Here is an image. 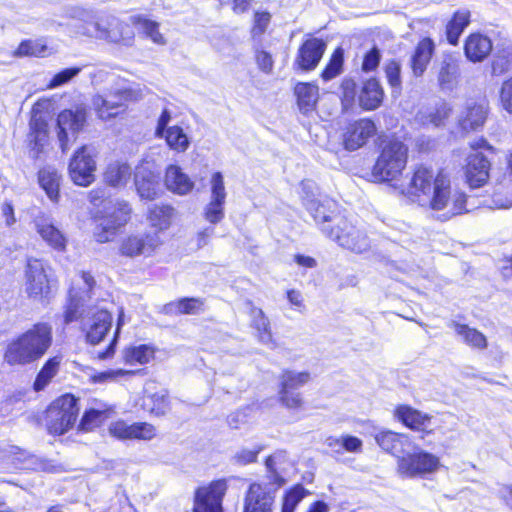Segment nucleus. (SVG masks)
<instances>
[{
  "label": "nucleus",
  "mask_w": 512,
  "mask_h": 512,
  "mask_svg": "<svg viewBox=\"0 0 512 512\" xmlns=\"http://www.w3.org/2000/svg\"><path fill=\"white\" fill-rule=\"evenodd\" d=\"M227 487L226 480L219 479L211 482L208 486L197 489L194 512H223L222 499Z\"/></svg>",
  "instance_id": "9d476101"
},
{
  "label": "nucleus",
  "mask_w": 512,
  "mask_h": 512,
  "mask_svg": "<svg viewBox=\"0 0 512 512\" xmlns=\"http://www.w3.org/2000/svg\"><path fill=\"white\" fill-rule=\"evenodd\" d=\"M37 231L41 237L51 246L62 249L65 246V238L52 224L45 222L36 223Z\"/></svg>",
  "instance_id": "49530a36"
},
{
  "label": "nucleus",
  "mask_w": 512,
  "mask_h": 512,
  "mask_svg": "<svg viewBox=\"0 0 512 512\" xmlns=\"http://www.w3.org/2000/svg\"><path fill=\"white\" fill-rule=\"evenodd\" d=\"M384 72L388 84L397 93L401 90V65L398 61L392 59L385 63Z\"/></svg>",
  "instance_id": "5fc2aeb1"
},
{
  "label": "nucleus",
  "mask_w": 512,
  "mask_h": 512,
  "mask_svg": "<svg viewBox=\"0 0 512 512\" xmlns=\"http://www.w3.org/2000/svg\"><path fill=\"white\" fill-rule=\"evenodd\" d=\"M96 162L87 146L78 149L70 164L69 174L72 181L80 186H88L94 181Z\"/></svg>",
  "instance_id": "f8f14e48"
},
{
  "label": "nucleus",
  "mask_w": 512,
  "mask_h": 512,
  "mask_svg": "<svg viewBox=\"0 0 512 512\" xmlns=\"http://www.w3.org/2000/svg\"><path fill=\"white\" fill-rule=\"evenodd\" d=\"M81 279L86 285L87 291L80 293L74 288L69 290L68 303L64 312L65 324H70L74 321H81L84 325L88 317L91 316V314H89V309L91 307L87 308L85 302L86 297H88V292L94 286L95 281L94 278L87 272H81Z\"/></svg>",
  "instance_id": "6e6552de"
},
{
  "label": "nucleus",
  "mask_w": 512,
  "mask_h": 512,
  "mask_svg": "<svg viewBox=\"0 0 512 512\" xmlns=\"http://www.w3.org/2000/svg\"><path fill=\"white\" fill-rule=\"evenodd\" d=\"M281 456L282 452H277L266 459L269 474L249 485L244 497L243 512H274L278 491L285 484V479L275 468Z\"/></svg>",
  "instance_id": "f03ea898"
},
{
  "label": "nucleus",
  "mask_w": 512,
  "mask_h": 512,
  "mask_svg": "<svg viewBox=\"0 0 512 512\" xmlns=\"http://www.w3.org/2000/svg\"><path fill=\"white\" fill-rule=\"evenodd\" d=\"M373 175L381 181H392L402 174L408 158V147L398 139L383 140Z\"/></svg>",
  "instance_id": "20e7f679"
},
{
  "label": "nucleus",
  "mask_w": 512,
  "mask_h": 512,
  "mask_svg": "<svg viewBox=\"0 0 512 512\" xmlns=\"http://www.w3.org/2000/svg\"><path fill=\"white\" fill-rule=\"evenodd\" d=\"M434 43L430 38L422 39L416 46L415 52L410 60V67L415 77L424 74L434 53Z\"/></svg>",
  "instance_id": "bb28decb"
},
{
  "label": "nucleus",
  "mask_w": 512,
  "mask_h": 512,
  "mask_svg": "<svg viewBox=\"0 0 512 512\" xmlns=\"http://www.w3.org/2000/svg\"><path fill=\"white\" fill-rule=\"evenodd\" d=\"M86 116V109L83 107H77L75 110H64L58 115V139L63 152L68 149L70 135L75 138L76 134L83 129Z\"/></svg>",
  "instance_id": "ddd939ff"
},
{
  "label": "nucleus",
  "mask_w": 512,
  "mask_h": 512,
  "mask_svg": "<svg viewBox=\"0 0 512 512\" xmlns=\"http://www.w3.org/2000/svg\"><path fill=\"white\" fill-rule=\"evenodd\" d=\"M492 49V40L482 33L470 34L464 43L465 56L473 63L484 61L490 55Z\"/></svg>",
  "instance_id": "b1692460"
},
{
  "label": "nucleus",
  "mask_w": 512,
  "mask_h": 512,
  "mask_svg": "<svg viewBox=\"0 0 512 512\" xmlns=\"http://www.w3.org/2000/svg\"><path fill=\"white\" fill-rule=\"evenodd\" d=\"M156 436V428L147 422L132 424V440L148 441Z\"/></svg>",
  "instance_id": "13d9d810"
},
{
  "label": "nucleus",
  "mask_w": 512,
  "mask_h": 512,
  "mask_svg": "<svg viewBox=\"0 0 512 512\" xmlns=\"http://www.w3.org/2000/svg\"><path fill=\"white\" fill-rule=\"evenodd\" d=\"M261 447L256 449L242 448L235 453L233 460L239 465H247L257 461L258 454L261 451Z\"/></svg>",
  "instance_id": "0e129e2a"
},
{
  "label": "nucleus",
  "mask_w": 512,
  "mask_h": 512,
  "mask_svg": "<svg viewBox=\"0 0 512 512\" xmlns=\"http://www.w3.org/2000/svg\"><path fill=\"white\" fill-rule=\"evenodd\" d=\"M303 200L307 210L318 223L335 222L338 226L339 218H343L336 214V202L331 199L318 200L307 194Z\"/></svg>",
  "instance_id": "5701e85b"
},
{
  "label": "nucleus",
  "mask_w": 512,
  "mask_h": 512,
  "mask_svg": "<svg viewBox=\"0 0 512 512\" xmlns=\"http://www.w3.org/2000/svg\"><path fill=\"white\" fill-rule=\"evenodd\" d=\"M47 124L41 116L33 115L28 136L31 154L37 158L47 140Z\"/></svg>",
  "instance_id": "2f4dec72"
},
{
  "label": "nucleus",
  "mask_w": 512,
  "mask_h": 512,
  "mask_svg": "<svg viewBox=\"0 0 512 512\" xmlns=\"http://www.w3.org/2000/svg\"><path fill=\"white\" fill-rule=\"evenodd\" d=\"M130 21L155 44L164 45L166 43L164 36L159 31V23L147 19L141 15L131 16Z\"/></svg>",
  "instance_id": "58836bf2"
},
{
  "label": "nucleus",
  "mask_w": 512,
  "mask_h": 512,
  "mask_svg": "<svg viewBox=\"0 0 512 512\" xmlns=\"http://www.w3.org/2000/svg\"><path fill=\"white\" fill-rule=\"evenodd\" d=\"M109 434L119 440H132V424L116 421L110 424Z\"/></svg>",
  "instance_id": "052dcab7"
},
{
  "label": "nucleus",
  "mask_w": 512,
  "mask_h": 512,
  "mask_svg": "<svg viewBox=\"0 0 512 512\" xmlns=\"http://www.w3.org/2000/svg\"><path fill=\"white\" fill-rule=\"evenodd\" d=\"M130 212L127 203H118L111 213L100 219L94 231L97 242L105 243L112 240L118 229L127 223Z\"/></svg>",
  "instance_id": "9b49d317"
},
{
  "label": "nucleus",
  "mask_w": 512,
  "mask_h": 512,
  "mask_svg": "<svg viewBox=\"0 0 512 512\" xmlns=\"http://www.w3.org/2000/svg\"><path fill=\"white\" fill-rule=\"evenodd\" d=\"M306 494L307 491L302 485H296L291 488L286 492L283 498L281 512H294L295 508L303 500Z\"/></svg>",
  "instance_id": "864d4df0"
},
{
  "label": "nucleus",
  "mask_w": 512,
  "mask_h": 512,
  "mask_svg": "<svg viewBox=\"0 0 512 512\" xmlns=\"http://www.w3.org/2000/svg\"><path fill=\"white\" fill-rule=\"evenodd\" d=\"M163 137L167 145L177 152H184L189 147V139L179 126L168 127Z\"/></svg>",
  "instance_id": "a18cd8bd"
},
{
  "label": "nucleus",
  "mask_w": 512,
  "mask_h": 512,
  "mask_svg": "<svg viewBox=\"0 0 512 512\" xmlns=\"http://www.w3.org/2000/svg\"><path fill=\"white\" fill-rule=\"evenodd\" d=\"M154 351L146 346L139 345L136 347L127 348L124 352V359L127 363L145 364L153 357Z\"/></svg>",
  "instance_id": "8fccbe9b"
},
{
  "label": "nucleus",
  "mask_w": 512,
  "mask_h": 512,
  "mask_svg": "<svg viewBox=\"0 0 512 512\" xmlns=\"http://www.w3.org/2000/svg\"><path fill=\"white\" fill-rule=\"evenodd\" d=\"M87 321L83 327L86 330V339L96 345L106 336L112 325V316L106 309L90 308Z\"/></svg>",
  "instance_id": "f3484780"
},
{
  "label": "nucleus",
  "mask_w": 512,
  "mask_h": 512,
  "mask_svg": "<svg viewBox=\"0 0 512 512\" xmlns=\"http://www.w3.org/2000/svg\"><path fill=\"white\" fill-rule=\"evenodd\" d=\"M512 64V43L504 42L497 50L492 64L493 75L499 76L507 72Z\"/></svg>",
  "instance_id": "ea45409f"
},
{
  "label": "nucleus",
  "mask_w": 512,
  "mask_h": 512,
  "mask_svg": "<svg viewBox=\"0 0 512 512\" xmlns=\"http://www.w3.org/2000/svg\"><path fill=\"white\" fill-rule=\"evenodd\" d=\"M310 380L308 372H296L286 370L280 376V388L296 390L304 386Z\"/></svg>",
  "instance_id": "09e8293b"
},
{
  "label": "nucleus",
  "mask_w": 512,
  "mask_h": 512,
  "mask_svg": "<svg viewBox=\"0 0 512 512\" xmlns=\"http://www.w3.org/2000/svg\"><path fill=\"white\" fill-rule=\"evenodd\" d=\"M271 20V15L268 12H256L254 15L253 33L261 35L267 29Z\"/></svg>",
  "instance_id": "774afa93"
},
{
  "label": "nucleus",
  "mask_w": 512,
  "mask_h": 512,
  "mask_svg": "<svg viewBox=\"0 0 512 512\" xmlns=\"http://www.w3.org/2000/svg\"><path fill=\"white\" fill-rule=\"evenodd\" d=\"M465 166L466 181L471 188L483 186L489 179L490 162L479 152H474L467 157Z\"/></svg>",
  "instance_id": "412c9836"
},
{
  "label": "nucleus",
  "mask_w": 512,
  "mask_h": 512,
  "mask_svg": "<svg viewBox=\"0 0 512 512\" xmlns=\"http://www.w3.org/2000/svg\"><path fill=\"white\" fill-rule=\"evenodd\" d=\"M439 467L437 456L420 450L398 456L396 471L401 478H424L435 473Z\"/></svg>",
  "instance_id": "423d86ee"
},
{
  "label": "nucleus",
  "mask_w": 512,
  "mask_h": 512,
  "mask_svg": "<svg viewBox=\"0 0 512 512\" xmlns=\"http://www.w3.org/2000/svg\"><path fill=\"white\" fill-rule=\"evenodd\" d=\"M111 102L117 103V112L120 114L125 111L126 103L128 101H137L142 97L140 91L133 89H118L114 92L108 93Z\"/></svg>",
  "instance_id": "603ef678"
},
{
  "label": "nucleus",
  "mask_w": 512,
  "mask_h": 512,
  "mask_svg": "<svg viewBox=\"0 0 512 512\" xmlns=\"http://www.w3.org/2000/svg\"><path fill=\"white\" fill-rule=\"evenodd\" d=\"M39 183L52 201H56L59 195L60 176L51 168L42 169L39 172Z\"/></svg>",
  "instance_id": "79ce46f5"
},
{
  "label": "nucleus",
  "mask_w": 512,
  "mask_h": 512,
  "mask_svg": "<svg viewBox=\"0 0 512 512\" xmlns=\"http://www.w3.org/2000/svg\"><path fill=\"white\" fill-rule=\"evenodd\" d=\"M226 196L222 173H213L210 179V199L204 208V217L208 222L217 224L224 218Z\"/></svg>",
  "instance_id": "4468645a"
},
{
  "label": "nucleus",
  "mask_w": 512,
  "mask_h": 512,
  "mask_svg": "<svg viewBox=\"0 0 512 512\" xmlns=\"http://www.w3.org/2000/svg\"><path fill=\"white\" fill-rule=\"evenodd\" d=\"M395 416L405 426L413 430L424 431L430 423L431 417L410 406L402 405L396 408Z\"/></svg>",
  "instance_id": "c756f323"
},
{
  "label": "nucleus",
  "mask_w": 512,
  "mask_h": 512,
  "mask_svg": "<svg viewBox=\"0 0 512 512\" xmlns=\"http://www.w3.org/2000/svg\"><path fill=\"white\" fill-rule=\"evenodd\" d=\"M431 186L417 202L419 205L434 211H444V219H450L464 211L465 195L461 192L452 194L451 181L446 173L438 171V178Z\"/></svg>",
  "instance_id": "7ed1b4c3"
},
{
  "label": "nucleus",
  "mask_w": 512,
  "mask_h": 512,
  "mask_svg": "<svg viewBox=\"0 0 512 512\" xmlns=\"http://www.w3.org/2000/svg\"><path fill=\"white\" fill-rule=\"evenodd\" d=\"M470 23V12L468 10L457 11L446 26L447 40L450 44L456 45L464 29Z\"/></svg>",
  "instance_id": "4c0bfd02"
},
{
  "label": "nucleus",
  "mask_w": 512,
  "mask_h": 512,
  "mask_svg": "<svg viewBox=\"0 0 512 512\" xmlns=\"http://www.w3.org/2000/svg\"><path fill=\"white\" fill-rule=\"evenodd\" d=\"M487 116V107L483 104L471 102L467 104L464 115L460 118V126L466 130H476L481 127Z\"/></svg>",
  "instance_id": "72a5a7b5"
},
{
  "label": "nucleus",
  "mask_w": 512,
  "mask_h": 512,
  "mask_svg": "<svg viewBox=\"0 0 512 512\" xmlns=\"http://www.w3.org/2000/svg\"><path fill=\"white\" fill-rule=\"evenodd\" d=\"M381 60V53L377 47H373L369 52H367L364 56L362 63V70L364 72L374 71Z\"/></svg>",
  "instance_id": "69168bd1"
},
{
  "label": "nucleus",
  "mask_w": 512,
  "mask_h": 512,
  "mask_svg": "<svg viewBox=\"0 0 512 512\" xmlns=\"http://www.w3.org/2000/svg\"><path fill=\"white\" fill-rule=\"evenodd\" d=\"M450 326L454 329L455 333L461 338V340L468 346L481 350L487 347L488 343L486 337L477 329L457 322H452Z\"/></svg>",
  "instance_id": "f704fd0d"
},
{
  "label": "nucleus",
  "mask_w": 512,
  "mask_h": 512,
  "mask_svg": "<svg viewBox=\"0 0 512 512\" xmlns=\"http://www.w3.org/2000/svg\"><path fill=\"white\" fill-rule=\"evenodd\" d=\"M131 176V168L126 163L114 162L108 165L105 173V182L113 187L126 185Z\"/></svg>",
  "instance_id": "e433bc0d"
},
{
  "label": "nucleus",
  "mask_w": 512,
  "mask_h": 512,
  "mask_svg": "<svg viewBox=\"0 0 512 512\" xmlns=\"http://www.w3.org/2000/svg\"><path fill=\"white\" fill-rule=\"evenodd\" d=\"M26 290L35 299L46 298L51 292V280L40 258H31L27 264Z\"/></svg>",
  "instance_id": "2eb2a0df"
},
{
  "label": "nucleus",
  "mask_w": 512,
  "mask_h": 512,
  "mask_svg": "<svg viewBox=\"0 0 512 512\" xmlns=\"http://www.w3.org/2000/svg\"><path fill=\"white\" fill-rule=\"evenodd\" d=\"M500 103L505 111L512 113V76L501 85Z\"/></svg>",
  "instance_id": "e2e57ef3"
},
{
  "label": "nucleus",
  "mask_w": 512,
  "mask_h": 512,
  "mask_svg": "<svg viewBox=\"0 0 512 512\" xmlns=\"http://www.w3.org/2000/svg\"><path fill=\"white\" fill-rule=\"evenodd\" d=\"M438 178V171L426 165L415 167L409 184L406 187V195L413 201L418 202L427 190H429Z\"/></svg>",
  "instance_id": "aec40b11"
},
{
  "label": "nucleus",
  "mask_w": 512,
  "mask_h": 512,
  "mask_svg": "<svg viewBox=\"0 0 512 512\" xmlns=\"http://www.w3.org/2000/svg\"><path fill=\"white\" fill-rule=\"evenodd\" d=\"M81 71L79 67L67 68L55 74L47 87L53 89L68 83L73 77L77 76Z\"/></svg>",
  "instance_id": "680f3d73"
},
{
  "label": "nucleus",
  "mask_w": 512,
  "mask_h": 512,
  "mask_svg": "<svg viewBox=\"0 0 512 512\" xmlns=\"http://www.w3.org/2000/svg\"><path fill=\"white\" fill-rule=\"evenodd\" d=\"M77 399L70 394L56 399L46 411V426L50 434L62 435L75 423L79 407Z\"/></svg>",
  "instance_id": "39448f33"
},
{
  "label": "nucleus",
  "mask_w": 512,
  "mask_h": 512,
  "mask_svg": "<svg viewBox=\"0 0 512 512\" xmlns=\"http://www.w3.org/2000/svg\"><path fill=\"white\" fill-rule=\"evenodd\" d=\"M117 103L111 102L108 93L104 95H95L92 99V106L97 116L104 121L116 118L119 113L117 112Z\"/></svg>",
  "instance_id": "a19ab883"
},
{
  "label": "nucleus",
  "mask_w": 512,
  "mask_h": 512,
  "mask_svg": "<svg viewBox=\"0 0 512 512\" xmlns=\"http://www.w3.org/2000/svg\"><path fill=\"white\" fill-rule=\"evenodd\" d=\"M60 361L61 359L59 357H53L45 362L35 379V391L43 390L50 383L51 379L58 372Z\"/></svg>",
  "instance_id": "37998d69"
},
{
  "label": "nucleus",
  "mask_w": 512,
  "mask_h": 512,
  "mask_svg": "<svg viewBox=\"0 0 512 512\" xmlns=\"http://www.w3.org/2000/svg\"><path fill=\"white\" fill-rule=\"evenodd\" d=\"M341 90L344 106L350 105L356 95V83L352 79H344L341 84Z\"/></svg>",
  "instance_id": "338daca9"
},
{
  "label": "nucleus",
  "mask_w": 512,
  "mask_h": 512,
  "mask_svg": "<svg viewBox=\"0 0 512 512\" xmlns=\"http://www.w3.org/2000/svg\"><path fill=\"white\" fill-rule=\"evenodd\" d=\"M135 187L141 199L154 200L158 197L160 187V173L151 170L149 163L142 164L135 173Z\"/></svg>",
  "instance_id": "6ab92c4d"
},
{
  "label": "nucleus",
  "mask_w": 512,
  "mask_h": 512,
  "mask_svg": "<svg viewBox=\"0 0 512 512\" xmlns=\"http://www.w3.org/2000/svg\"><path fill=\"white\" fill-rule=\"evenodd\" d=\"M384 98V91L379 81L371 78L364 82L359 94V104L365 110L378 108Z\"/></svg>",
  "instance_id": "cd10ccee"
},
{
  "label": "nucleus",
  "mask_w": 512,
  "mask_h": 512,
  "mask_svg": "<svg viewBox=\"0 0 512 512\" xmlns=\"http://www.w3.org/2000/svg\"><path fill=\"white\" fill-rule=\"evenodd\" d=\"M52 343V329L47 324H36L10 341L4 359L9 365H27L39 360Z\"/></svg>",
  "instance_id": "f257e3e1"
},
{
  "label": "nucleus",
  "mask_w": 512,
  "mask_h": 512,
  "mask_svg": "<svg viewBox=\"0 0 512 512\" xmlns=\"http://www.w3.org/2000/svg\"><path fill=\"white\" fill-rule=\"evenodd\" d=\"M376 133L373 121L360 119L349 124L343 133V144L347 150L354 151L366 144L368 139Z\"/></svg>",
  "instance_id": "a211bd4d"
},
{
  "label": "nucleus",
  "mask_w": 512,
  "mask_h": 512,
  "mask_svg": "<svg viewBox=\"0 0 512 512\" xmlns=\"http://www.w3.org/2000/svg\"><path fill=\"white\" fill-rule=\"evenodd\" d=\"M278 396L280 403L288 409H299L303 405L301 393L296 390L280 388Z\"/></svg>",
  "instance_id": "4d7b16f0"
},
{
  "label": "nucleus",
  "mask_w": 512,
  "mask_h": 512,
  "mask_svg": "<svg viewBox=\"0 0 512 512\" xmlns=\"http://www.w3.org/2000/svg\"><path fill=\"white\" fill-rule=\"evenodd\" d=\"M112 29L109 30L99 21L86 22L79 28V33L88 37L105 39L110 42L129 44L132 40V33L128 25L113 19L109 24Z\"/></svg>",
  "instance_id": "1a4fd4ad"
},
{
  "label": "nucleus",
  "mask_w": 512,
  "mask_h": 512,
  "mask_svg": "<svg viewBox=\"0 0 512 512\" xmlns=\"http://www.w3.org/2000/svg\"><path fill=\"white\" fill-rule=\"evenodd\" d=\"M342 66H343V50L341 48H337L334 53L332 54V57L326 66V68L323 70L321 76L325 81H329L336 76H338L342 72Z\"/></svg>",
  "instance_id": "6e6d98bb"
},
{
  "label": "nucleus",
  "mask_w": 512,
  "mask_h": 512,
  "mask_svg": "<svg viewBox=\"0 0 512 512\" xmlns=\"http://www.w3.org/2000/svg\"><path fill=\"white\" fill-rule=\"evenodd\" d=\"M173 208L170 206H153L149 209L148 220L151 226L165 230L171 224Z\"/></svg>",
  "instance_id": "c03bdc74"
},
{
  "label": "nucleus",
  "mask_w": 512,
  "mask_h": 512,
  "mask_svg": "<svg viewBox=\"0 0 512 512\" xmlns=\"http://www.w3.org/2000/svg\"><path fill=\"white\" fill-rule=\"evenodd\" d=\"M297 103L302 113L307 114L314 110L319 98L318 86L312 83H298L294 89Z\"/></svg>",
  "instance_id": "473e14b6"
},
{
  "label": "nucleus",
  "mask_w": 512,
  "mask_h": 512,
  "mask_svg": "<svg viewBox=\"0 0 512 512\" xmlns=\"http://www.w3.org/2000/svg\"><path fill=\"white\" fill-rule=\"evenodd\" d=\"M105 415L103 411L91 409L86 411L80 421V429L84 431H90L93 428L99 426L103 421Z\"/></svg>",
  "instance_id": "bf43d9fd"
},
{
  "label": "nucleus",
  "mask_w": 512,
  "mask_h": 512,
  "mask_svg": "<svg viewBox=\"0 0 512 512\" xmlns=\"http://www.w3.org/2000/svg\"><path fill=\"white\" fill-rule=\"evenodd\" d=\"M163 310L169 315H196L203 311V301L199 298H182L179 301L166 304Z\"/></svg>",
  "instance_id": "c9c22d12"
},
{
  "label": "nucleus",
  "mask_w": 512,
  "mask_h": 512,
  "mask_svg": "<svg viewBox=\"0 0 512 512\" xmlns=\"http://www.w3.org/2000/svg\"><path fill=\"white\" fill-rule=\"evenodd\" d=\"M375 440L377 444L386 452L396 456H400L410 447L411 441L408 435L395 433L393 431H381L376 434Z\"/></svg>",
  "instance_id": "a878e982"
},
{
  "label": "nucleus",
  "mask_w": 512,
  "mask_h": 512,
  "mask_svg": "<svg viewBox=\"0 0 512 512\" xmlns=\"http://www.w3.org/2000/svg\"><path fill=\"white\" fill-rule=\"evenodd\" d=\"M251 318V326L255 330V336L258 341L271 349L275 348V341L273 339L270 321L265 316L263 310L253 307L251 309Z\"/></svg>",
  "instance_id": "c85d7f7f"
},
{
  "label": "nucleus",
  "mask_w": 512,
  "mask_h": 512,
  "mask_svg": "<svg viewBox=\"0 0 512 512\" xmlns=\"http://www.w3.org/2000/svg\"><path fill=\"white\" fill-rule=\"evenodd\" d=\"M46 50L47 46L42 40H25L20 43L14 55L17 57H40L45 55Z\"/></svg>",
  "instance_id": "3c124183"
},
{
  "label": "nucleus",
  "mask_w": 512,
  "mask_h": 512,
  "mask_svg": "<svg viewBox=\"0 0 512 512\" xmlns=\"http://www.w3.org/2000/svg\"><path fill=\"white\" fill-rule=\"evenodd\" d=\"M451 112L450 107L446 103H441L434 109L420 114V121L424 125H432L439 127L444 124Z\"/></svg>",
  "instance_id": "de8ad7c7"
},
{
  "label": "nucleus",
  "mask_w": 512,
  "mask_h": 512,
  "mask_svg": "<svg viewBox=\"0 0 512 512\" xmlns=\"http://www.w3.org/2000/svg\"><path fill=\"white\" fill-rule=\"evenodd\" d=\"M161 245L158 234H147L145 236H130L121 246L123 256H137L140 254H151Z\"/></svg>",
  "instance_id": "393cba45"
},
{
  "label": "nucleus",
  "mask_w": 512,
  "mask_h": 512,
  "mask_svg": "<svg viewBox=\"0 0 512 512\" xmlns=\"http://www.w3.org/2000/svg\"><path fill=\"white\" fill-rule=\"evenodd\" d=\"M323 231L339 246L357 254L364 253L370 247L365 232L357 229L346 218H339L338 226H324Z\"/></svg>",
  "instance_id": "0eeeda50"
},
{
  "label": "nucleus",
  "mask_w": 512,
  "mask_h": 512,
  "mask_svg": "<svg viewBox=\"0 0 512 512\" xmlns=\"http://www.w3.org/2000/svg\"><path fill=\"white\" fill-rule=\"evenodd\" d=\"M460 78V60L452 54L443 55L437 66V82L442 91H452Z\"/></svg>",
  "instance_id": "4be33fe9"
},
{
  "label": "nucleus",
  "mask_w": 512,
  "mask_h": 512,
  "mask_svg": "<svg viewBox=\"0 0 512 512\" xmlns=\"http://www.w3.org/2000/svg\"><path fill=\"white\" fill-rule=\"evenodd\" d=\"M326 50V43L318 38L307 39L298 49L294 67L302 71L314 70Z\"/></svg>",
  "instance_id": "dca6fc26"
},
{
  "label": "nucleus",
  "mask_w": 512,
  "mask_h": 512,
  "mask_svg": "<svg viewBox=\"0 0 512 512\" xmlns=\"http://www.w3.org/2000/svg\"><path fill=\"white\" fill-rule=\"evenodd\" d=\"M166 187L179 195L188 194L194 187V182L176 165L168 166L165 174Z\"/></svg>",
  "instance_id": "7c9ffc66"
}]
</instances>
